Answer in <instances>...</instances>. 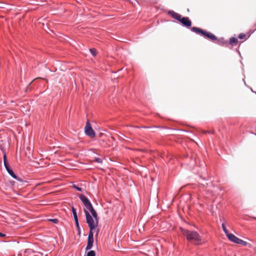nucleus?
<instances>
[{"instance_id":"14","label":"nucleus","mask_w":256,"mask_h":256,"mask_svg":"<svg viewBox=\"0 0 256 256\" xmlns=\"http://www.w3.org/2000/svg\"><path fill=\"white\" fill-rule=\"evenodd\" d=\"M72 212L74 215V220L78 218L76 209L74 207H72Z\"/></svg>"},{"instance_id":"20","label":"nucleus","mask_w":256,"mask_h":256,"mask_svg":"<svg viewBox=\"0 0 256 256\" xmlns=\"http://www.w3.org/2000/svg\"><path fill=\"white\" fill-rule=\"evenodd\" d=\"M49 221L52 222H53L56 224L58 222V219H50Z\"/></svg>"},{"instance_id":"3","label":"nucleus","mask_w":256,"mask_h":256,"mask_svg":"<svg viewBox=\"0 0 256 256\" xmlns=\"http://www.w3.org/2000/svg\"><path fill=\"white\" fill-rule=\"evenodd\" d=\"M84 212L86 214V223L88 224L90 228V231L92 232L98 226V218L92 217L88 210L86 208L84 209Z\"/></svg>"},{"instance_id":"8","label":"nucleus","mask_w":256,"mask_h":256,"mask_svg":"<svg viewBox=\"0 0 256 256\" xmlns=\"http://www.w3.org/2000/svg\"><path fill=\"white\" fill-rule=\"evenodd\" d=\"M228 238L232 242L236 244H240V240L236 238L232 234H230L227 236Z\"/></svg>"},{"instance_id":"11","label":"nucleus","mask_w":256,"mask_h":256,"mask_svg":"<svg viewBox=\"0 0 256 256\" xmlns=\"http://www.w3.org/2000/svg\"><path fill=\"white\" fill-rule=\"evenodd\" d=\"M242 246H246L248 248H250L252 246V245L250 243L241 240V247Z\"/></svg>"},{"instance_id":"10","label":"nucleus","mask_w":256,"mask_h":256,"mask_svg":"<svg viewBox=\"0 0 256 256\" xmlns=\"http://www.w3.org/2000/svg\"><path fill=\"white\" fill-rule=\"evenodd\" d=\"M238 42V40L236 38H232L230 40V44L232 46L236 45Z\"/></svg>"},{"instance_id":"9","label":"nucleus","mask_w":256,"mask_h":256,"mask_svg":"<svg viewBox=\"0 0 256 256\" xmlns=\"http://www.w3.org/2000/svg\"><path fill=\"white\" fill-rule=\"evenodd\" d=\"M92 214V217L94 218H98V214L94 209L93 208L92 206L88 209Z\"/></svg>"},{"instance_id":"19","label":"nucleus","mask_w":256,"mask_h":256,"mask_svg":"<svg viewBox=\"0 0 256 256\" xmlns=\"http://www.w3.org/2000/svg\"><path fill=\"white\" fill-rule=\"evenodd\" d=\"M4 164V166H5L6 170H8L10 169L9 164H8V162H5V164Z\"/></svg>"},{"instance_id":"27","label":"nucleus","mask_w":256,"mask_h":256,"mask_svg":"<svg viewBox=\"0 0 256 256\" xmlns=\"http://www.w3.org/2000/svg\"><path fill=\"white\" fill-rule=\"evenodd\" d=\"M238 38H240V34L238 36Z\"/></svg>"},{"instance_id":"15","label":"nucleus","mask_w":256,"mask_h":256,"mask_svg":"<svg viewBox=\"0 0 256 256\" xmlns=\"http://www.w3.org/2000/svg\"><path fill=\"white\" fill-rule=\"evenodd\" d=\"M222 230H223L224 231V233L226 234V236L230 234V233L228 232V230H227V228H226V226H225V224L224 223H223L222 224Z\"/></svg>"},{"instance_id":"12","label":"nucleus","mask_w":256,"mask_h":256,"mask_svg":"<svg viewBox=\"0 0 256 256\" xmlns=\"http://www.w3.org/2000/svg\"><path fill=\"white\" fill-rule=\"evenodd\" d=\"M250 36V34L247 33L246 34H241V40H245Z\"/></svg>"},{"instance_id":"26","label":"nucleus","mask_w":256,"mask_h":256,"mask_svg":"<svg viewBox=\"0 0 256 256\" xmlns=\"http://www.w3.org/2000/svg\"><path fill=\"white\" fill-rule=\"evenodd\" d=\"M98 231L96 232V235H98Z\"/></svg>"},{"instance_id":"25","label":"nucleus","mask_w":256,"mask_h":256,"mask_svg":"<svg viewBox=\"0 0 256 256\" xmlns=\"http://www.w3.org/2000/svg\"><path fill=\"white\" fill-rule=\"evenodd\" d=\"M240 250H241V251H242V250H244V249H242V248H240Z\"/></svg>"},{"instance_id":"17","label":"nucleus","mask_w":256,"mask_h":256,"mask_svg":"<svg viewBox=\"0 0 256 256\" xmlns=\"http://www.w3.org/2000/svg\"><path fill=\"white\" fill-rule=\"evenodd\" d=\"M93 56H96V50L95 48H91L90 50Z\"/></svg>"},{"instance_id":"18","label":"nucleus","mask_w":256,"mask_h":256,"mask_svg":"<svg viewBox=\"0 0 256 256\" xmlns=\"http://www.w3.org/2000/svg\"><path fill=\"white\" fill-rule=\"evenodd\" d=\"M74 221H75V223H76V228H78V230H79L80 229V226H79V224H78V218L75 219Z\"/></svg>"},{"instance_id":"1","label":"nucleus","mask_w":256,"mask_h":256,"mask_svg":"<svg viewBox=\"0 0 256 256\" xmlns=\"http://www.w3.org/2000/svg\"><path fill=\"white\" fill-rule=\"evenodd\" d=\"M180 229L182 232L186 236L188 240L194 242L195 244H200L201 237L196 232L188 230L183 228H180Z\"/></svg>"},{"instance_id":"22","label":"nucleus","mask_w":256,"mask_h":256,"mask_svg":"<svg viewBox=\"0 0 256 256\" xmlns=\"http://www.w3.org/2000/svg\"><path fill=\"white\" fill-rule=\"evenodd\" d=\"M4 164H5V162H7L6 156V154H4Z\"/></svg>"},{"instance_id":"21","label":"nucleus","mask_w":256,"mask_h":256,"mask_svg":"<svg viewBox=\"0 0 256 256\" xmlns=\"http://www.w3.org/2000/svg\"><path fill=\"white\" fill-rule=\"evenodd\" d=\"M76 190H78V191H82V188H79V187H78L77 186H76V185H74L73 186Z\"/></svg>"},{"instance_id":"5","label":"nucleus","mask_w":256,"mask_h":256,"mask_svg":"<svg viewBox=\"0 0 256 256\" xmlns=\"http://www.w3.org/2000/svg\"><path fill=\"white\" fill-rule=\"evenodd\" d=\"M84 131L86 134L91 138L95 136V132L92 128L90 123L88 122L86 124V126L84 128Z\"/></svg>"},{"instance_id":"24","label":"nucleus","mask_w":256,"mask_h":256,"mask_svg":"<svg viewBox=\"0 0 256 256\" xmlns=\"http://www.w3.org/2000/svg\"><path fill=\"white\" fill-rule=\"evenodd\" d=\"M96 162H102V160L100 158H97L96 159Z\"/></svg>"},{"instance_id":"16","label":"nucleus","mask_w":256,"mask_h":256,"mask_svg":"<svg viewBox=\"0 0 256 256\" xmlns=\"http://www.w3.org/2000/svg\"><path fill=\"white\" fill-rule=\"evenodd\" d=\"M87 256H96V254L94 251L90 250L87 254Z\"/></svg>"},{"instance_id":"13","label":"nucleus","mask_w":256,"mask_h":256,"mask_svg":"<svg viewBox=\"0 0 256 256\" xmlns=\"http://www.w3.org/2000/svg\"><path fill=\"white\" fill-rule=\"evenodd\" d=\"M7 172H8V173L12 177L14 178L15 179H18V178L17 176H16V175L14 174V172L12 171V170H11L10 168L8 170H7Z\"/></svg>"},{"instance_id":"2","label":"nucleus","mask_w":256,"mask_h":256,"mask_svg":"<svg viewBox=\"0 0 256 256\" xmlns=\"http://www.w3.org/2000/svg\"><path fill=\"white\" fill-rule=\"evenodd\" d=\"M168 14L172 18L180 22L184 26L190 27L192 25V22L188 17H182V16L174 10H170Z\"/></svg>"},{"instance_id":"6","label":"nucleus","mask_w":256,"mask_h":256,"mask_svg":"<svg viewBox=\"0 0 256 256\" xmlns=\"http://www.w3.org/2000/svg\"><path fill=\"white\" fill-rule=\"evenodd\" d=\"M80 198L82 202V203H83L84 205V206L86 207V210L92 206V205L88 199L85 196H84L83 194H80Z\"/></svg>"},{"instance_id":"4","label":"nucleus","mask_w":256,"mask_h":256,"mask_svg":"<svg viewBox=\"0 0 256 256\" xmlns=\"http://www.w3.org/2000/svg\"><path fill=\"white\" fill-rule=\"evenodd\" d=\"M191 30L198 34L204 36V37H206L212 40H217V38L213 34L208 32L200 28L197 27H192V28Z\"/></svg>"},{"instance_id":"23","label":"nucleus","mask_w":256,"mask_h":256,"mask_svg":"<svg viewBox=\"0 0 256 256\" xmlns=\"http://www.w3.org/2000/svg\"><path fill=\"white\" fill-rule=\"evenodd\" d=\"M6 236V234H4L0 232V237H4Z\"/></svg>"},{"instance_id":"7","label":"nucleus","mask_w":256,"mask_h":256,"mask_svg":"<svg viewBox=\"0 0 256 256\" xmlns=\"http://www.w3.org/2000/svg\"><path fill=\"white\" fill-rule=\"evenodd\" d=\"M94 242V233L90 231L88 240V244L86 247V250H89L92 248Z\"/></svg>"}]
</instances>
